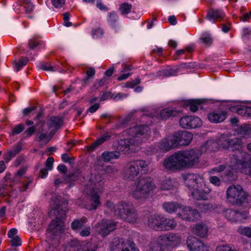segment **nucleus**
Returning a JSON list of instances; mask_svg holds the SVG:
<instances>
[{
    "mask_svg": "<svg viewBox=\"0 0 251 251\" xmlns=\"http://www.w3.org/2000/svg\"><path fill=\"white\" fill-rule=\"evenodd\" d=\"M200 154L194 149L175 152L167 157L163 162L164 167L169 171L182 170L198 164Z\"/></svg>",
    "mask_w": 251,
    "mask_h": 251,
    "instance_id": "f257e3e1",
    "label": "nucleus"
},
{
    "mask_svg": "<svg viewBox=\"0 0 251 251\" xmlns=\"http://www.w3.org/2000/svg\"><path fill=\"white\" fill-rule=\"evenodd\" d=\"M151 133V130L147 125L133 126L129 128L124 132V135H127V138L118 140L116 146L117 151L120 153L126 149L138 146L148 139Z\"/></svg>",
    "mask_w": 251,
    "mask_h": 251,
    "instance_id": "f03ea898",
    "label": "nucleus"
},
{
    "mask_svg": "<svg viewBox=\"0 0 251 251\" xmlns=\"http://www.w3.org/2000/svg\"><path fill=\"white\" fill-rule=\"evenodd\" d=\"M185 185L194 199L205 200L211 189L205 184L203 176L198 174H187L183 176Z\"/></svg>",
    "mask_w": 251,
    "mask_h": 251,
    "instance_id": "7ed1b4c3",
    "label": "nucleus"
},
{
    "mask_svg": "<svg viewBox=\"0 0 251 251\" xmlns=\"http://www.w3.org/2000/svg\"><path fill=\"white\" fill-rule=\"evenodd\" d=\"M104 205L108 211L113 212L116 216L127 222L134 223L138 221L137 212L129 202L122 201L114 204L112 201H107Z\"/></svg>",
    "mask_w": 251,
    "mask_h": 251,
    "instance_id": "20e7f679",
    "label": "nucleus"
},
{
    "mask_svg": "<svg viewBox=\"0 0 251 251\" xmlns=\"http://www.w3.org/2000/svg\"><path fill=\"white\" fill-rule=\"evenodd\" d=\"M156 185L148 177H140L130 187L129 193L134 199L144 202L154 194Z\"/></svg>",
    "mask_w": 251,
    "mask_h": 251,
    "instance_id": "39448f33",
    "label": "nucleus"
},
{
    "mask_svg": "<svg viewBox=\"0 0 251 251\" xmlns=\"http://www.w3.org/2000/svg\"><path fill=\"white\" fill-rule=\"evenodd\" d=\"M66 209L62 208L60 205L57 204L53 207L49 214L51 218H54L49 225L47 236L48 238H54V236H59L64 230L63 219L65 216Z\"/></svg>",
    "mask_w": 251,
    "mask_h": 251,
    "instance_id": "423d86ee",
    "label": "nucleus"
},
{
    "mask_svg": "<svg viewBox=\"0 0 251 251\" xmlns=\"http://www.w3.org/2000/svg\"><path fill=\"white\" fill-rule=\"evenodd\" d=\"M213 144H217L219 148L223 149H227L229 147L232 148L233 153L230 157V167L233 165L232 162L233 158L239 159L241 157V153L246 152L243 150V143L242 139L240 138L230 139L226 135H222L217 140L216 142H213Z\"/></svg>",
    "mask_w": 251,
    "mask_h": 251,
    "instance_id": "0eeeda50",
    "label": "nucleus"
},
{
    "mask_svg": "<svg viewBox=\"0 0 251 251\" xmlns=\"http://www.w3.org/2000/svg\"><path fill=\"white\" fill-rule=\"evenodd\" d=\"M249 196L240 185H230L226 191V198L227 201L231 204L241 205Z\"/></svg>",
    "mask_w": 251,
    "mask_h": 251,
    "instance_id": "6e6552de",
    "label": "nucleus"
},
{
    "mask_svg": "<svg viewBox=\"0 0 251 251\" xmlns=\"http://www.w3.org/2000/svg\"><path fill=\"white\" fill-rule=\"evenodd\" d=\"M148 170L149 167L146 161H134L127 165L125 172V177L126 179L133 180L140 174H146Z\"/></svg>",
    "mask_w": 251,
    "mask_h": 251,
    "instance_id": "1a4fd4ad",
    "label": "nucleus"
},
{
    "mask_svg": "<svg viewBox=\"0 0 251 251\" xmlns=\"http://www.w3.org/2000/svg\"><path fill=\"white\" fill-rule=\"evenodd\" d=\"M97 183L94 182L95 187L93 188L88 197L89 203L85 204V207L88 210H96L100 204V195L102 192V186L100 183L101 177L100 175L96 176Z\"/></svg>",
    "mask_w": 251,
    "mask_h": 251,
    "instance_id": "9d476101",
    "label": "nucleus"
},
{
    "mask_svg": "<svg viewBox=\"0 0 251 251\" xmlns=\"http://www.w3.org/2000/svg\"><path fill=\"white\" fill-rule=\"evenodd\" d=\"M241 153V157L239 159H232L233 165L231 167L240 166L241 172L251 178V155L246 151Z\"/></svg>",
    "mask_w": 251,
    "mask_h": 251,
    "instance_id": "9b49d317",
    "label": "nucleus"
},
{
    "mask_svg": "<svg viewBox=\"0 0 251 251\" xmlns=\"http://www.w3.org/2000/svg\"><path fill=\"white\" fill-rule=\"evenodd\" d=\"M175 140L174 134L163 138L159 142L151 146L150 151L151 153L158 151H168L177 147Z\"/></svg>",
    "mask_w": 251,
    "mask_h": 251,
    "instance_id": "f8f14e48",
    "label": "nucleus"
},
{
    "mask_svg": "<svg viewBox=\"0 0 251 251\" xmlns=\"http://www.w3.org/2000/svg\"><path fill=\"white\" fill-rule=\"evenodd\" d=\"M225 217L231 223H239L249 218V213L247 211H239L233 209H227L223 212Z\"/></svg>",
    "mask_w": 251,
    "mask_h": 251,
    "instance_id": "ddd939ff",
    "label": "nucleus"
},
{
    "mask_svg": "<svg viewBox=\"0 0 251 251\" xmlns=\"http://www.w3.org/2000/svg\"><path fill=\"white\" fill-rule=\"evenodd\" d=\"M63 119L59 116H51L48 119L47 122L43 123V130L50 131V135L52 136L63 125Z\"/></svg>",
    "mask_w": 251,
    "mask_h": 251,
    "instance_id": "4468645a",
    "label": "nucleus"
},
{
    "mask_svg": "<svg viewBox=\"0 0 251 251\" xmlns=\"http://www.w3.org/2000/svg\"><path fill=\"white\" fill-rule=\"evenodd\" d=\"M116 228V223L110 220L103 219L95 226V230L103 237L107 236Z\"/></svg>",
    "mask_w": 251,
    "mask_h": 251,
    "instance_id": "2eb2a0df",
    "label": "nucleus"
},
{
    "mask_svg": "<svg viewBox=\"0 0 251 251\" xmlns=\"http://www.w3.org/2000/svg\"><path fill=\"white\" fill-rule=\"evenodd\" d=\"M177 215L181 219L188 221H195L201 218L200 214L197 210L187 206H182Z\"/></svg>",
    "mask_w": 251,
    "mask_h": 251,
    "instance_id": "dca6fc26",
    "label": "nucleus"
},
{
    "mask_svg": "<svg viewBox=\"0 0 251 251\" xmlns=\"http://www.w3.org/2000/svg\"><path fill=\"white\" fill-rule=\"evenodd\" d=\"M186 245L189 251H209V247L206 244L193 236L188 237Z\"/></svg>",
    "mask_w": 251,
    "mask_h": 251,
    "instance_id": "f3484780",
    "label": "nucleus"
},
{
    "mask_svg": "<svg viewBox=\"0 0 251 251\" xmlns=\"http://www.w3.org/2000/svg\"><path fill=\"white\" fill-rule=\"evenodd\" d=\"M179 124L183 128H195L201 126L202 121L198 117L185 116L180 119Z\"/></svg>",
    "mask_w": 251,
    "mask_h": 251,
    "instance_id": "a211bd4d",
    "label": "nucleus"
},
{
    "mask_svg": "<svg viewBox=\"0 0 251 251\" xmlns=\"http://www.w3.org/2000/svg\"><path fill=\"white\" fill-rule=\"evenodd\" d=\"M174 134L177 146H186L190 144L193 138L192 134L187 131H178Z\"/></svg>",
    "mask_w": 251,
    "mask_h": 251,
    "instance_id": "6ab92c4d",
    "label": "nucleus"
},
{
    "mask_svg": "<svg viewBox=\"0 0 251 251\" xmlns=\"http://www.w3.org/2000/svg\"><path fill=\"white\" fill-rule=\"evenodd\" d=\"M118 21L119 16L116 12L112 11L107 14V23L115 34L119 33L121 30Z\"/></svg>",
    "mask_w": 251,
    "mask_h": 251,
    "instance_id": "aec40b11",
    "label": "nucleus"
},
{
    "mask_svg": "<svg viewBox=\"0 0 251 251\" xmlns=\"http://www.w3.org/2000/svg\"><path fill=\"white\" fill-rule=\"evenodd\" d=\"M163 220V216L162 215L157 214L151 215L148 219V226L155 230L161 231Z\"/></svg>",
    "mask_w": 251,
    "mask_h": 251,
    "instance_id": "412c9836",
    "label": "nucleus"
},
{
    "mask_svg": "<svg viewBox=\"0 0 251 251\" xmlns=\"http://www.w3.org/2000/svg\"><path fill=\"white\" fill-rule=\"evenodd\" d=\"M225 16L222 10L211 8L208 10L206 18L210 22L215 23L216 21L223 19Z\"/></svg>",
    "mask_w": 251,
    "mask_h": 251,
    "instance_id": "4be33fe9",
    "label": "nucleus"
},
{
    "mask_svg": "<svg viewBox=\"0 0 251 251\" xmlns=\"http://www.w3.org/2000/svg\"><path fill=\"white\" fill-rule=\"evenodd\" d=\"M180 111L174 107H167L162 109L159 114V118L166 120L169 118L178 116Z\"/></svg>",
    "mask_w": 251,
    "mask_h": 251,
    "instance_id": "5701e85b",
    "label": "nucleus"
},
{
    "mask_svg": "<svg viewBox=\"0 0 251 251\" xmlns=\"http://www.w3.org/2000/svg\"><path fill=\"white\" fill-rule=\"evenodd\" d=\"M158 240L161 242H169L173 245L179 244L181 241V237L178 234L171 233L169 234H164L158 237Z\"/></svg>",
    "mask_w": 251,
    "mask_h": 251,
    "instance_id": "b1692460",
    "label": "nucleus"
},
{
    "mask_svg": "<svg viewBox=\"0 0 251 251\" xmlns=\"http://www.w3.org/2000/svg\"><path fill=\"white\" fill-rule=\"evenodd\" d=\"M130 240L115 238L111 244L110 248L112 251H122L128 245Z\"/></svg>",
    "mask_w": 251,
    "mask_h": 251,
    "instance_id": "393cba45",
    "label": "nucleus"
},
{
    "mask_svg": "<svg viewBox=\"0 0 251 251\" xmlns=\"http://www.w3.org/2000/svg\"><path fill=\"white\" fill-rule=\"evenodd\" d=\"M182 205L176 202H167L163 205V207L166 212L169 213L178 212L180 211Z\"/></svg>",
    "mask_w": 251,
    "mask_h": 251,
    "instance_id": "a878e982",
    "label": "nucleus"
},
{
    "mask_svg": "<svg viewBox=\"0 0 251 251\" xmlns=\"http://www.w3.org/2000/svg\"><path fill=\"white\" fill-rule=\"evenodd\" d=\"M192 231L195 234L201 237H205L207 235V227L203 224L196 225L192 228Z\"/></svg>",
    "mask_w": 251,
    "mask_h": 251,
    "instance_id": "bb28decb",
    "label": "nucleus"
},
{
    "mask_svg": "<svg viewBox=\"0 0 251 251\" xmlns=\"http://www.w3.org/2000/svg\"><path fill=\"white\" fill-rule=\"evenodd\" d=\"M226 118V114L219 111H213L208 115V118L211 122L220 123L223 122Z\"/></svg>",
    "mask_w": 251,
    "mask_h": 251,
    "instance_id": "cd10ccee",
    "label": "nucleus"
},
{
    "mask_svg": "<svg viewBox=\"0 0 251 251\" xmlns=\"http://www.w3.org/2000/svg\"><path fill=\"white\" fill-rule=\"evenodd\" d=\"M43 42L41 40L39 36H33L29 39L28 44L29 50L27 51L26 53L28 55L30 54V50H34L38 49L42 46Z\"/></svg>",
    "mask_w": 251,
    "mask_h": 251,
    "instance_id": "c85d7f7f",
    "label": "nucleus"
},
{
    "mask_svg": "<svg viewBox=\"0 0 251 251\" xmlns=\"http://www.w3.org/2000/svg\"><path fill=\"white\" fill-rule=\"evenodd\" d=\"M162 226L161 231L171 230L174 229L176 225L177 222L174 218L167 219L163 216L162 220Z\"/></svg>",
    "mask_w": 251,
    "mask_h": 251,
    "instance_id": "c756f323",
    "label": "nucleus"
},
{
    "mask_svg": "<svg viewBox=\"0 0 251 251\" xmlns=\"http://www.w3.org/2000/svg\"><path fill=\"white\" fill-rule=\"evenodd\" d=\"M110 137L111 136L107 133L103 134L90 146H88L87 147V150L89 151H94L100 145L103 144L105 141H108L110 139Z\"/></svg>",
    "mask_w": 251,
    "mask_h": 251,
    "instance_id": "7c9ffc66",
    "label": "nucleus"
},
{
    "mask_svg": "<svg viewBox=\"0 0 251 251\" xmlns=\"http://www.w3.org/2000/svg\"><path fill=\"white\" fill-rule=\"evenodd\" d=\"M120 155V153L118 151H104L101 155V159L105 162H108L112 160L118 159Z\"/></svg>",
    "mask_w": 251,
    "mask_h": 251,
    "instance_id": "2f4dec72",
    "label": "nucleus"
},
{
    "mask_svg": "<svg viewBox=\"0 0 251 251\" xmlns=\"http://www.w3.org/2000/svg\"><path fill=\"white\" fill-rule=\"evenodd\" d=\"M87 222L86 217H83L80 220H74L71 224V227L74 230H78L80 229L85 223Z\"/></svg>",
    "mask_w": 251,
    "mask_h": 251,
    "instance_id": "473e14b6",
    "label": "nucleus"
},
{
    "mask_svg": "<svg viewBox=\"0 0 251 251\" xmlns=\"http://www.w3.org/2000/svg\"><path fill=\"white\" fill-rule=\"evenodd\" d=\"M237 231L241 235L251 238V225L249 226H239Z\"/></svg>",
    "mask_w": 251,
    "mask_h": 251,
    "instance_id": "72a5a7b5",
    "label": "nucleus"
},
{
    "mask_svg": "<svg viewBox=\"0 0 251 251\" xmlns=\"http://www.w3.org/2000/svg\"><path fill=\"white\" fill-rule=\"evenodd\" d=\"M173 180L172 179L168 178L161 182L160 188L162 190H169L173 188Z\"/></svg>",
    "mask_w": 251,
    "mask_h": 251,
    "instance_id": "f704fd0d",
    "label": "nucleus"
},
{
    "mask_svg": "<svg viewBox=\"0 0 251 251\" xmlns=\"http://www.w3.org/2000/svg\"><path fill=\"white\" fill-rule=\"evenodd\" d=\"M131 8V4L125 2L120 5L119 10L122 15H126L130 12Z\"/></svg>",
    "mask_w": 251,
    "mask_h": 251,
    "instance_id": "c9c22d12",
    "label": "nucleus"
},
{
    "mask_svg": "<svg viewBox=\"0 0 251 251\" xmlns=\"http://www.w3.org/2000/svg\"><path fill=\"white\" fill-rule=\"evenodd\" d=\"M28 61L27 58L24 57H22L18 62H16L15 63L14 66V70L16 72H18L23 67L27 64Z\"/></svg>",
    "mask_w": 251,
    "mask_h": 251,
    "instance_id": "e433bc0d",
    "label": "nucleus"
},
{
    "mask_svg": "<svg viewBox=\"0 0 251 251\" xmlns=\"http://www.w3.org/2000/svg\"><path fill=\"white\" fill-rule=\"evenodd\" d=\"M200 40L205 45L210 46L211 45L213 40L210 34L208 33H204L201 35Z\"/></svg>",
    "mask_w": 251,
    "mask_h": 251,
    "instance_id": "4c0bfd02",
    "label": "nucleus"
},
{
    "mask_svg": "<svg viewBox=\"0 0 251 251\" xmlns=\"http://www.w3.org/2000/svg\"><path fill=\"white\" fill-rule=\"evenodd\" d=\"M216 251H238L229 244L221 245L217 247Z\"/></svg>",
    "mask_w": 251,
    "mask_h": 251,
    "instance_id": "58836bf2",
    "label": "nucleus"
},
{
    "mask_svg": "<svg viewBox=\"0 0 251 251\" xmlns=\"http://www.w3.org/2000/svg\"><path fill=\"white\" fill-rule=\"evenodd\" d=\"M153 242L150 244V251H163L161 243L158 242Z\"/></svg>",
    "mask_w": 251,
    "mask_h": 251,
    "instance_id": "ea45409f",
    "label": "nucleus"
},
{
    "mask_svg": "<svg viewBox=\"0 0 251 251\" xmlns=\"http://www.w3.org/2000/svg\"><path fill=\"white\" fill-rule=\"evenodd\" d=\"M91 34L93 38H98L102 36L103 30L101 28L98 27L93 29Z\"/></svg>",
    "mask_w": 251,
    "mask_h": 251,
    "instance_id": "a19ab883",
    "label": "nucleus"
},
{
    "mask_svg": "<svg viewBox=\"0 0 251 251\" xmlns=\"http://www.w3.org/2000/svg\"><path fill=\"white\" fill-rule=\"evenodd\" d=\"M24 126L23 124H20L16 125L12 130L11 135H15L20 134L24 129Z\"/></svg>",
    "mask_w": 251,
    "mask_h": 251,
    "instance_id": "79ce46f5",
    "label": "nucleus"
},
{
    "mask_svg": "<svg viewBox=\"0 0 251 251\" xmlns=\"http://www.w3.org/2000/svg\"><path fill=\"white\" fill-rule=\"evenodd\" d=\"M177 72L174 69H169L164 71L163 72H158V75L163 76H170L175 75Z\"/></svg>",
    "mask_w": 251,
    "mask_h": 251,
    "instance_id": "37998d69",
    "label": "nucleus"
},
{
    "mask_svg": "<svg viewBox=\"0 0 251 251\" xmlns=\"http://www.w3.org/2000/svg\"><path fill=\"white\" fill-rule=\"evenodd\" d=\"M39 134L37 136L38 140L39 141L43 140L44 139L47 138V135L49 134L50 135V131H47L43 130V125L42 126L39 128Z\"/></svg>",
    "mask_w": 251,
    "mask_h": 251,
    "instance_id": "c03bdc74",
    "label": "nucleus"
},
{
    "mask_svg": "<svg viewBox=\"0 0 251 251\" xmlns=\"http://www.w3.org/2000/svg\"><path fill=\"white\" fill-rule=\"evenodd\" d=\"M39 68L46 71H54V67L47 62H42L39 65Z\"/></svg>",
    "mask_w": 251,
    "mask_h": 251,
    "instance_id": "a18cd8bd",
    "label": "nucleus"
},
{
    "mask_svg": "<svg viewBox=\"0 0 251 251\" xmlns=\"http://www.w3.org/2000/svg\"><path fill=\"white\" fill-rule=\"evenodd\" d=\"M200 104V101L198 100L189 101L190 105V110L193 112H195L198 110V105Z\"/></svg>",
    "mask_w": 251,
    "mask_h": 251,
    "instance_id": "49530a36",
    "label": "nucleus"
},
{
    "mask_svg": "<svg viewBox=\"0 0 251 251\" xmlns=\"http://www.w3.org/2000/svg\"><path fill=\"white\" fill-rule=\"evenodd\" d=\"M129 245L126 248H124V250L122 251H139V250L136 248L135 244L133 242L130 241L128 243Z\"/></svg>",
    "mask_w": 251,
    "mask_h": 251,
    "instance_id": "de8ad7c7",
    "label": "nucleus"
},
{
    "mask_svg": "<svg viewBox=\"0 0 251 251\" xmlns=\"http://www.w3.org/2000/svg\"><path fill=\"white\" fill-rule=\"evenodd\" d=\"M21 145L20 144H17L16 146H15L11 151H9V152L14 157L21 151Z\"/></svg>",
    "mask_w": 251,
    "mask_h": 251,
    "instance_id": "09e8293b",
    "label": "nucleus"
},
{
    "mask_svg": "<svg viewBox=\"0 0 251 251\" xmlns=\"http://www.w3.org/2000/svg\"><path fill=\"white\" fill-rule=\"evenodd\" d=\"M140 83V80L138 78H136L130 81L127 82L125 83V87L127 88H133L134 86Z\"/></svg>",
    "mask_w": 251,
    "mask_h": 251,
    "instance_id": "8fccbe9b",
    "label": "nucleus"
},
{
    "mask_svg": "<svg viewBox=\"0 0 251 251\" xmlns=\"http://www.w3.org/2000/svg\"><path fill=\"white\" fill-rule=\"evenodd\" d=\"M129 118L128 117H126L122 120L118 125H116L115 128L117 129L124 128L129 122Z\"/></svg>",
    "mask_w": 251,
    "mask_h": 251,
    "instance_id": "3c124183",
    "label": "nucleus"
},
{
    "mask_svg": "<svg viewBox=\"0 0 251 251\" xmlns=\"http://www.w3.org/2000/svg\"><path fill=\"white\" fill-rule=\"evenodd\" d=\"M11 244L12 246L16 247L21 245V240L19 237L16 236L12 238L11 240Z\"/></svg>",
    "mask_w": 251,
    "mask_h": 251,
    "instance_id": "603ef678",
    "label": "nucleus"
},
{
    "mask_svg": "<svg viewBox=\"0 0 251 251\" xmlns=\"http://www.w3.org/2000/svg\"><path fill=\"white\" fill-rule=\"evenodd\" d=\"M226 168V166L223 165H219L217 167L211 169L209 171L210 174H214L215 172L220 173L223 171Z\"/></svg>",
    "mask_w": 251,
    "mask_h": 251,
    "instance_id": "864d4df0",
    "label": "nucleus"
},
{
    "mask_svg": "<svg viewBox=\"0 0 251 251\" xmlns=\"http://www.w3.org/2000/svg\"><path fill=\"white\" fill-rule=\"evenodd\" d=\"M209 181L212 184L217 186H219L221 184L220 179L219 177L216 176H212L210 177Z\"/></svg>",
    "mask_w": 251,
    "mask_h": 251,
    "instance_id": "5fc2aeb1",
    "label": "nucleus"
},
{
    "mask_svg": "<svg viewBox=\"0 0 251 251\" xmlns=\"http://www.w3.org/2000/svg\"><path fill=\"white\" fill-rule=\"evenodd\" d=\"M51 2L55 8H61L65 4V0H51Z\"/></svg>",
    "mask_w": 251,
    "mask_h": 251,
    "instance_id": "6e6d98bb",
    "label": "nucleus"
},
{
    "mask_svg": "<svg viewBox=\"0 0 251 251\" xmlns=\"http://www.w3.org/2000/svg\"><path fill=\"white\" fill-rule=\"evenodd\" d=\"M91 228L90 226H87L83 230H81L79 234L82 237H87L90 235Z\"/></svg>",
    "mask_w": 251,
    "mask_h": 251,
    "instance_id": "4d7b16f0",
    "label": "nucleus"
},
{
    "mask_svg": "<svg viewBox=\"0 0 251 251\" xmlns=\"http://www.w3.org/2000/svg\"><path fill=\"white\" fill-rule=\"evenodd\" d=\"M25 12L26 14L30 13L33 10L34 5L31 2L26 3L24 6Z\"/></svg>",
    "mask_w": 251,
    "mask_h": 251,
    "instance_id": "13d9d810",
    "label": "nucleus"
},
{
    "mask_svg": "<svg viewBox=\"0 0 251 251\" xmlns=\"http://www.w3.org/2000/svg\"><path fill=\"white\" fill-rule=\"evenodd\" d=\"M54 162V159L52 157H49L46 161V166L48 170H51L52 169V164Z\"/></svg>",
    "mask_w": 251,
    "mask_h": 251,
    "instance_id": "bf43d9fd",
    "label": "nucleus"
},
{
    "mask_svg": "<svg viewBox=\"0 0 251 251\" xmlns=\"http://www.w3.org/2000/svg\"><path fill=\"white\" fill-rule=\"evenodd\" d=\"M62 160L64 162H68L71 163L74 160L73 157H70L69 155L67 153L62 154L61 155Z\"/></svg>",
    "mask_w": 251,
    "mask_h": 251,
    "instance_id": "052dcab7",
    "label": "nucleus"
},
{
    "mask_svg": "<svg viewBox=\"0 0 251 251\" xmlns=\"http://www.w3.org/2000/svg\"><path fill=\"white\" fill-rule=\"evenodd\" d=\"M96 6L100 10L106 11L108 10L107 7L105 5L101 0H97Z\"/></svg>",
    "mask_w": 251,
    "mask_h": 251,
    "instance_id": "680f3d73",
    "label": "nucleus"
},
{
    "mask_svg": "<svg viewBox=\"0 0 251 251\" xmlns=\"http://www.w3.org/2000/svg\"><path fill=\"white\" fill-rule=\"evenodd\" d=\"M86 79L87 80L91 77H92L95 74V70L94 68L90 67L88 69L86 72Z\"/></svg>",
    "mask_w": 251,
    "mask_h": 251,
    "instance_id": "e2e57ef3",
    "label": "nucleus"
},
{
    "mask_svg": "<svg viewBox=\"0 0 251 251\" xmlns=\"http://www.w3.org/2000/svg\"><path fill=\"white\" fill-rule=\"evenodd\" d=\"M246 109V106H241L236 107V111L239 115L245 117Z\"/></svg>",
    "mask_w": 251,
    "mask_h": 251,
    "instance_id": "0e129e2a",
    "label": "nucleus"
},
{
    "mask_svg": "<svg viewBox=\"0 0 251 251\" xmlns=\"http://www.w3.org/2000/svg\"><path fill=\"white\" fill-rule=\"evenodd\" d=\"M163 51L162 48L156 47L152 50L151 52L157 54L159 56H161L163 55Z\"/></svg>",
    "mask_w": 251,
    "mask_h": 251,
    "instance_id": "69168bd1",
    "label": "nucleus"
},
{
    "mask_svg": "<svg viewBox=\"0 0 251 251\" xmlns=\"http://www.w3.org/2000/svg\"><path fill=\"white\" fill-rule=\"evenodd\" d=\"M36 130V127L34 126H31L28 128L25 132V133L27 134V136L30 137L32 136Z\"/></svg>",
    "mask_w": 251,
    "mask_h": 251,
    "instance_id": "338daca9",
    "label": "nucleus"
},
{
    "mask_svg": "<svg viewBox=\"0 0 251 251\" xmlns=\"http://www.w3.org/2000/svg\"><path fill=\"white\" fill-rule=\"evenodd\" d=\"M26 167H21L16 173L15 175V177H17L18 176H23L26 172Z\"/></svg>",
    "mask_w": 251,
    "mask_h": 251,
    "instance_id": "774afa93",
    "label": "nucleus"
}]
</instances>
